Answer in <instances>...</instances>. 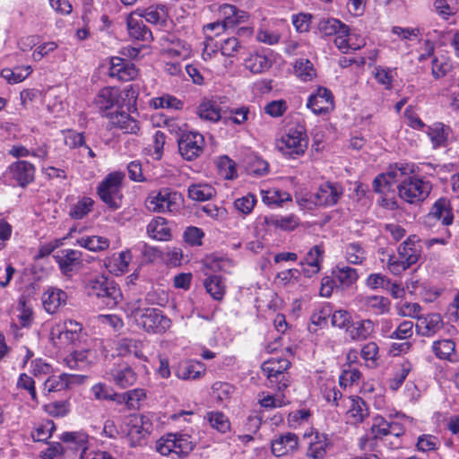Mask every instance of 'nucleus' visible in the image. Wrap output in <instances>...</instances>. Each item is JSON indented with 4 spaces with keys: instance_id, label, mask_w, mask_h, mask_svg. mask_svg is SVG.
Here are the masks:
<instances>
[{
    "instance_id": "40",
    "label": "nucleus",
    "mask_w": 459,
    "mask_h": 459,
    "mask_svg": "<svg viewBox=\"0 0 459 459\" xmlns=\"http://www.w3.org/2000/svg\"><path fill=\"white\" fill-rule=\"evenodd\" d=\"M147 233L150 238L160 241L168 240L171 236L166 220L162 217H156L151 221L147 226Z\"/></svg>"
},
{
    "instance_id": "48",
    "label": "nucleus",
    "mask_w": 459,
    "mask_h": 459,
    "mask_svg": "<svg viewBox=\"0 0 459 459\" xmlns=\"http://www.w3.org/2000/svg\"><path fill=\"white\" fill-rule=\"evenodd\" d=\"M246 169L248 174L263 177L269 172V164L257 155H249L246 160Z\"/></svg>"
},
{
    "instance_id": "1",
    "label": "nucleus",
    "mask_w": 459,
    "mask_h": 459,
    "mask_svg": "<svg viewBox=\"0 0 459 459\" xmlns=\"http://www.w3.org/2000/svg\"><path fill=\"white\" fill-rule=\"evenodd\" d=\"M415 172L413 163L397 162L389 166L385 173L378 175L373 181L375 192L386 194L393 184L397 186L399 197L411 204H420L428 198L432 184L422 178L412 175Z\"/></svg>"
},
{
    "instance_id": "41",
    "label": "nucleus",
    "mask_w": 459,
    "mask_h": 459,
    "mask_svg": "<svg viewBox=\"0 0 459 459\" xmlns=\"http://www.w3.org/2000/svg\"><path fill=\"white\" fill-rule=\"evenodd\" d=\"M317 29L322 36H333L338 33H346L349 28L346 24L334 18H323L317 25Z\"/></svg>"
},
{
    "instance_id": "2",
    "label": "nucleus",
    "mask_w": 459,
    "mask_h": 459,
    "mask_svg": "<svg viewBox=\"0 0 459 459\" xmlns=\"http://www.w3.org/2000/svg\"><path fill=\"white\" fill-rule=\"evenodd\" d=\"M397 254V256L387 254L386 266L394 275H400L420 260L422 255L420 238L417 235L409 236L398 246Z\"/></svg>"
},
{
    "instance_id": "49",
    "label": "nucleus",
    "mask_w": 459,
    "mask_h": 459,
    "mask_svg": "<svg viewBox=\"0 0 459 459\" xmlns=\"http://www.w3.org/2000/svg\"><path fill=\"white\" fill-rule=\"evenodd\" d=\"M215 189L208 184L192 185L188 187V196L195 201L204 202L215 195Z\"/></svg>"
},
{
    "instance_id": "64",
    "label": "nucleus",
    "mask_w": 459,
    "mask_h": 459,
    "mask_svg": "<svg viewBox=\"0 0 459 459\" xmlns=\"http://www.w3.org/2000/svg\"><path fill=\"white\" fill-rule=\"evenodd\" d=\"M361 377V372L352 365H348L347 368H343L340 377L339 384L341 386L347 387L358 383Z\"/></svg>"
},
{
    "instance_id": "39",
    "label": "nucleus",
    "mask_w": 459,
    "mask_h": 459,
    "mask_svg": "<svg viewBox=\"0 0 459 459\" xmlns=\"http://www.w3.org/2000/svg\"><path fill=\"white\" fill-rule=\"evenodd\" d=\"M244 65L253 74H261L272 66V61L264 54L255 52L245 59Z\"/></svg>"
},
{
    "instance_id": "8",
    "label": "nucleus",
    "mask_w": 459,
    "mask_h": 459,
    "mask_svg": "<svg viewBox=\"0 0 459 459\" xmlns=\"http://www.w3.org/2000/svg\"><path fill=\"white\" fill-rule=\"evenodd\" d=\"M290 367V362L285 358H271L262 364L261 369L268 379L269 386L282 391L290 385L287 372Z\"/></svg>"
},
{
    "instance_id": "7",
    "label": "nucleus",
    "mask_w": 459,
    "mask_h": 459,
    "mask_svg": "<svg viewBox=\"0 0 459 459\" xmlns=\"http://www.w3.org/2000/svg\"><path fill=\"white\" fill-rule=\"evenodd\" d=\"M124 178V173L111 172L97 186V194L100 200L111 210H117L122 205V182Z\"/></svg>"
},
{
    "instance_id": "14",
    "label": "nucleus",
    "mask_w": 459,
    "mask_h": 459,
    "mask_svg": "<svg viewBox=\"0 0 459 459\" xmlns=\"http://www.w3.org/2000/svg\"><path fill=\"white\" fill-rule=\"evenodd\" d=\"M105 377L119 388L130 387L137 381V374L134 369L124 361L115 363L111 368H108Z\"/></svg>"
},
{
    "instance_id": "18",
    "label": "nucleus",
    "mask_w": 459,
    "mask_h": 459,
    "mask_svg": "<svg viewBox=\"0 0 459 459\" xmlns=\"http://www.w3.org/2000/svg\"><path fill=\"white\" fill-rule=\"evenodd\" d=\"M108 118L107 128L121 130L125 134H136L140 130L139 122L125 111L108 112Z\"/></svg>"
},
{
    "instance_id": "47",
    "label": "nucleus",
    "mask_w": 459,
    "mask_h": 459,
    "mask_svg": "<svg viewBox=\"0 0 459 459\" xmlns=\"http://www.w3.org/2000/svg\"><path fill=\"white\" fill-rule=\"evenodd\" d=\"M77 243L80 247L93 252L102 251L109 247V240L100 236H83L77 239Z\"/></svg>"
},
{
    "instance_id": "4",
    "label": "nucleus",
    "mask_w": 459,
    "mask_h": 459,
    "mask_svg": "<svg viewBox=\"0 0 459 459\" xmlns=\"http://www.w3.org/2000/svg\"><path fill=\"white\" fill-rule=\"evenodd\" d=\"M87 291L89 296L97 298L107 308L115 307L122 299L117 284L103 275L90 280L87 283Z\"/></svg>"
},
{
    "instance_id": "23",
    "label": "nucleus",
    "mask_w": 459,
    "mask_h": 459,
    "mask_svg": "<svg viewBox=\"0 0 459 459\" xmlns=\"http://www.w3.org/2000/svg\"><path fill=\"white\" fill-rule=\"evenodd\" d=\"M139 13V12H133L126 17L128 36L134 40L151 42L153 39L152 33Z\"/></svg>"
},
{
    "instance_id": "12",
    "label": "nucleus",
    "mask_w": 459,
    "mask_h": 459,
    "mask_svg": "<svg viewBox=\"0 0 459 459\" xmlns=\"http://www.w3.org/2000/svg\"><path fill=\"white\" fill-rule=\"evenodd\" d=\"M127 427V438L132 446H136L152 432V422L147 414H133L128 419Z\"/></svg>"
},
{
    "instance_id": "25",
    "label": "nucleus",
    "mask_w": 459,
    "mask_h": 459,
    "mask_svg": "<svg viewBox=\"0 0 459 459\" xmlns=\"http://www.w3.org/2000/svg\"><path fill=\"white\" fill-rule=\"evenodd\" d=\"M307 107L315 114H325L333 108V96L328 89L318 87L316 91L308 97Z\"/></svg>"
},
{
    "instance_id": "24",
    "label": "nucleus",
    "mask_w": 459,
    "mask_h": 459,
    "mask_svg": "<svg viewBox=\"0 0 459 459\" xmlns=\"http://www.w3.org/2000/svg\"><path fill=\"white\" fill-rule=\"evenodd\" d=\"M304 438L307 440L308 445L307 456L311 459H324L330 446L327 436L318 431H311L310 433L306 432Z\"/></svg>"
},
{
    "instance_id": "44",
    "label": "nucleus",
    "mask_w": 459,
    "mask_h": 459,
    "mask_svg": "<svg viewBox=\"0 0 459 459\" xmlns=\"http://www.w3.org/2000/svg\"><path fill=\"white\" fill-rule=\"evenodd\" d=\"M74 376L69 374H60L58 376H50L44 383L43 390L47 393L59 392L69 388Z\"/></svg>"
},
{
    "instance_id": "6",
    "label": "nucleus",
    "mask_w": 459,
    "mask_h": 459,
    "mask_svg": "<svg viewBox=\"0 0 459 459\" xmlns=\"http://www.w3.org/2000/svg\"><path fill=\"white\" fill-rule=\"evenodd\" d=\"M357 270L343 264H338L332 270L331 276H325L321 280L320 295L328 298L333 290H347L358 280Z\"/></svg>"
},
{
    "instance_id": "50",
    "label": "nucleus",
    "mask_w": 459,
    "mask_h": 459,
    "mask_svg": "<svg viewBox=\"0 0 459 459\" xmlns=\"http://www.w3.org/2000/svg\"><path fill=\"white\" fill-rule=\"evenodd\" d=\"M345 258L350 264H360L367 257V253L359 242H351L345 246Z\"/></svg>"
},
{
    "instance_id": "58",
    "label": "nucleus",
    "mask_w": 459,
    "mask_h": 459,
    "mask_svg": "<svg viewBox=\"0 0 459 459\" xmlns=\"http://www.w3.org/2000/svg\"><path fill=\"white\" fill-rule=\"evenodd\" d=\"M440 446L438 437L430 434H422L418 437L416 449L419 452L428 453L437 451Z\"/></svg>"
},
{
    "instance_id": "19",
    "label": "nucleus",
    "mask_w": 459,
    "mask_h": 459,
    "mask_svg": "<svg viewBox=\"0 0 459 459\" xmlns=\"http://www.w3.org/2000/svg\"><path fill=\"white\" fill-rule=\"evenodd\" d=\"M108 74L119 81L128 82L137 77L138 69L127 59L112 56L109 62Z\"/></svg>"
},
{
    "instance_id": "32",
    "label": "nucleus",
    "mask_w": 459,
    "mask_h": 459,
    "mask_svg": "<svg viewBox=\"0 0 459 459\" xmlns=\"http://www.w3.org/2000/svg\"><path fill=\"white\" fill-rule=\"evenodd\" d=\"M375 331V324L370 319H362L351 323L347 327V334L355 342L368 339Z\"/></svg>"
},
{
    "instance_id": "20",
    "label": "nucleus",
    "mask_w": 459,
    "mask_h": 459,
    "mask_svg": "<svg viewBox=\"0 0 459 459\" xmlns=\"http://www.w3.org/2000/svg\"><path fill=\"white\" fill-rule=\"evenodd\" d=\"M436 221H440L444 226L453 223L454 214L450 203L446 198L437 200L425 218V223L429 226L433 225Z\"/></svg>"
},
{
    "instance_id": "53",
    "label": "nucleus",
    "mask_w": 459,
    "mask_h": 459,
    "mask_svg": "<svg viewBox=\"0 0 459 459\" xmlns=\"http://www.w3.org/2000/svg\"><path fill=\"white\" fill-rule=\"evenodd\" d=\"M205 419L210 426L220 433H226L230 429L229 418L221 411H210L206 414Z\"/></svg>"
},
{
    "instance_id": "35",
    "label": "nucleus",
    "mask_w": 459,
    "mask_h": 459,
    "mask_svg": "<svg viewBox=\"0 0 459 459\" xmlns=\"http://www.w3.org/2000/svg\"><path fill=\"white\" fill-rule=\"evenodd\" d=\"M204 373V366L201 362L186 360L181 362L175 374L183 380L197 379Z\"/></svg>"
},
{
    "instance_id": "30",
    "label": "nucleus",
    "mask_w": 459,
    "mask_h": 459,
    "mask_svg": "<svg viewBox=\"0 0 459 459\" xmlns=\"http://www.w3.org/2000/svg\"><path fill=\"white\" fill-rule=\"evenodd\" d=\"M41 299L45 310L49 314H54L66 304L67 295L61 289L49 287L42 294Z\"/></svg>"
},
{
    "instance_id": "37",
    "label": "nucleus",
    "mask_w": 459,
    "mask_h": 459,
    "mask_svg": "<svg viewBox=\"0 0 459 459\" xmlns=\"http://www.w3.org/2000/svg\"><path fill=\"white\" fill-rule=\"evenodd\" d=\"M134 12H139V16L147 22L158 24L166 21L168 16V8L164 4L150 5L147 8H137Z\"/></svg>"
},
{
    "instance_id": "13",
    "label": "nucleus",
    "mask_w": 459,
    "mask_h": 459,
    "mask_svg": "<svg viewBox=\"0 0 459 459\" xmlns=\"http://www.w3.org/2000/svg\"><path fill=\"white\" fill-rule=\"evenodd\" d=\"M342 195L343 188L340 184L327 181L321 184L306 201L317 206L329 207L336 204Z\"/></svg>"
},
{
    "instance_id": "46",
    "label": "nucleus",
    "mask_w": 459,
    "mask_h": 459,
    "mask_svg": "<svg viewBox=\"0 0 459 459\" xmlns=\"http://www.w3.org/2000/svg\"><path fill=\"white\" fill-rule=\"evenodd\" d=\"M294 74L302 82H311L316 76L313 64L306 58H300L295 62Z\"/></svg>"
},
{
    "instance_id": "33",
    "label": "nucleus",
    "mask_w": 459,
    "mask_h": 459,
    "mask_svg": "<svg viewBox=\"0 0 459 459\" xmlns=\"http://www.w3.org/2000/svg\"><path fill=\"white\" fill-rule=\"evenodd\" d=\"M350 407L347 411V420L353 425L361 423L368 416V408L366 402L359 397L350 398Z\"/></svg>"
},
{
    "instance_id": "61",
    "label": "nucleus",
    "mask_w": 459,
    "mask_h": 459,
    "mask_svg": "<svg viewBox=\"0 0 459 459\" xmlns=\"http://www.w3.org/2000/svg\"><path fill=\"white\" fill-rule=\"evenodd\" d=\"M374 77L377 83L381 84L385 90L390 91L393 88L394 71L388 67L376 66Z\"/></svg>"
},
{
    "instance_id": "42",
    "label": "nucleus",
    "mask_w": 459,
    "mask_h": 459,
    "mask_svg": "<svg viewBox=\"0 0 459 459\" xmlns=\"http://www.w3.org/2000/svg\"><path fill=\"white\" fill-rule=\"evenodd\" d=\"M261 197L262 201L269 206H281L283 203L291 201V196L288 192L275 187L262 189Z\"/></svg>"
},
{
    "instance_id": "22",
    "label": "nucleus",
    "mask_w": 459,
    "mask_h": 459,
    "mask_svg": "<svg viewBox=\"0 0 459 459\" xmlns=\"http://www.w3.org/2000/svg\"><path fill=\"white\" fill-rule=\"evenodd\" d=\"M371 434L374 438H383V437H402L405 434V428L398 421L389 422L385 418L377 416L374 419Z\"/></svg>"
},
{
    "instance_id": "11",
    "label": "nucleus",
    "mask_w": 459,
    "mask_h": 459,
    "mask_svg": "<svg viewBox=\"0 0 459 459\" xmlns=\"http://www.w3.org/2000/svg\"><path fill=\"white\" fill-rule=\"evenodd\" d=\"M82 329L81 324L76 321H65L51 329L50 340L58 348L67 346L79 339Z\"/></svg>"
},
{
    "instance_id": "38",
    "label": "nucleus",
    "mask_w": 459,
    "mask_h": 459,
    "mask_svg": "<svg viewBox=\"0 0 459 459\" xmlns=\"http://www.w3.org/2000/svg\"><path fill=\"white\" fill-rule=\"evenodd\" d=\"M220 16L223 26L231 29L245 21L246 13L238 10L234 5L222 4L220 6Z\"/></svg>"
},
{
    "instance_id": "57",
    "label": "nucleus",
    "mask_w": 459,
    "mask_h": 459,
    "mask_svg": "<svg viewBox=\"0 0 459 459\" xmlns=\"http://www.w3.org/2000/svg\"><path fill=\"white\" fill-rule=\"evenodd\" d=\"M412 366L409 361L402 363L394 372V376L389 379L390 389L393 391L398 390L403 384Z\"/></svg>"
},
{
    "instance_id": "52",
    "label": "nucleus",
    "mask_w": 459,
    "mask_h": 459,
    "mask_svg": "<svg viewBox=\"0 0 459 459\" xmlns=\"http://www.w3.org/2000/svg\"><path fill=\"white\" fill-rule=\"evenodd\" d=\"M353 37H355V34H349V31L346 33H338L335 36L334 44L343 53H347L349 49L356 50L365 46V39H359V43L354 44Z\"/></svg>"
},
{
    "instance_id": "51",
    "label": "nucleus",
    "mask_w": 459,
    "mask_h": 459,
    "mask_svg": "<svg viewBox=\"0 0 459 459\" xmlns=\"http://www.w3.org/2000/svg\"><path fill=\"white\" fill-rule=\"evenodd\" d=\"M93 204L91 197L84 196L71 206L69 215L74 220H82L92 210Z\"/></svg>"
},
{
    "instance_id": "63",
    "label": "nucleus",
    "mask_w": 459,
    "mask_h": 459,
    "mask_svg": "<svg viewBox=\"0 0 459 459\" xmlns=\"http://www.w3.org/2000/svg\"><path fill=\"white\" fill-rule=\"evenodd\" d=\"M218 169L221 175L226 179L231 180L238 177L235 161L227 156L220 158L218 161Z\"/></svg>"
},
{
    "instance_id": "56",
    "label": "nucleus",
    "mask_w": 459,
    "mask_h": 459,
    "mask_svg": "<svg viewBox=\"0 0 459 459\" xmlns=\"http://www.w3.org/2000/svg\"><path fill=\"white\" fill-rule=\"evenodd\" d=\"M268 222L282 230L291 231L299 225V219L294 214H289L271 217Z\"/></svg>"
},
{
    "instance_id": "36",
    "label": "nucleus",
    "mask_w": 459,
    "mask_h": 459,
    "mask_svg": "<svg viewBox=\"0 0 459 459\" xmlns=\"http://www.w3.org/2000/svg\"><path fill=\"white\" fill-rule=\"evenodd\" d=\"M60 438L68 448L80 451V454L88 451L89 436L85 432H64Z\"/></svg>"
},
{
    "instance_id": "26",
    "label": "nucleus",
    "mask_w": 459,
    "mask_h": 459,
    "mask_svg": "<svg viewBox=\"0 0 459 459\" xmlns=\"http://www.w3.org/2000/svg\"><path fill=\"white\" fill-rule=\"evenodd\" d=\"M271 449L278 457L293 454L299 449V437L291 432L281 434L271 441Z\"/></svg>"
},
{
    "instance_id": "31",
    "label": "nucleus",
    "mask_w": 459,
    "mask_h": 459,
    "mask_svg": "<svg viewBox=\"0 0 459 459\" xmlns=\"http://www.w3.org/2000/svg\"><path fill=\"white\" fill-rule=\"evenodd\" d=\"M144 343L141 340L134 338H122L117 343V354L126 357L133 354L135 358L148 361L147 356L143 353Z\"/></svg>"
},
{
    "instance_id": "3",
    "label": "nucleus",
    "mask_w": 459,
    "mask_h": 459,
    "mask_svg": "<svg viewBox=\"0 0 459 459\" xmlns=\"http://www.w3.org/2000/svg\"><path fill=\"white\" fill-rule=\"evenodd\" d=\"M140 300L132 306L131 316L137 325L149 333H163L171 326L170 319L161 310L154 307H140Z\"/></svg>"
},
{
    "instance_id": "10",
    "label": "nucleus",
    "mask_w": 459,
    "mask_h": 459,
    "mask_svg": "<svg viewBox=\"0 0 459 459\" xmlns=\"http://www.w3.org/2000/svg\"><path fill=\"white\" fill-rule=\"evenodd\" d=\"M35 166L27 160H18L10 164L3 174L5 183L26 187L35 178Z\"/></svg>"
},
{
    "instance_id": "54",
    "label": "nucleus",
    "mask_w": 459,
    "mask_h": 459,
    "mask_svg": "<svg viewBox=\"0 0 459 459\" xmlns=\"http://www.w3.org/2000/svg\"><path fill=\"white\" fill-rule=\"evenodd\" d=\"M151 105L154 108H169L174 110H180L183 108L184 102L175 96L169 94H163L160 97L153 98L151 100Z\"/></svg>"
},
{
    "instance_id": "16",
    "label": "nucleus",
    "mask_w": 459,
    "mask_h": 459,
    "mask_svg": "<svg viewBox=\"0 0 459 459\" xmlns=\"http://www.w3.org/2000/svg\"><path fill=\"white\" fill-rule=\"evenodd\" d=\"M355 304L361 311L380 316L389 311L391 302L384 296L359 295L355 299Z\"/></svg>"
},
{
    "instance_id": "43",
    "label": "nucleus",
    "mask_w": 459,
    "mask_h": 459,
    "mask_svg": "<svg viewBox=\"0 0 459 459\" xmlns=\"http://www.w3.org/2000/svg\"><path fill=\"white\" fill-rule=\"evenodd\" d=\"M206 291L215 300H221L226 292L224 279L220 275H211L204 281Z\"/></svg>"
},
{
    "instance_id": "5",
    "label": "nucleus",
    "mask_w": 459,
    "mask_h": 459,
    "mask_svg": "<svg viewBox=\"0 0 459 459\" xmlns=\"http://www.w3.org/2000/svg\"><path fill=\"white\" fill-rule=\"evenodd\" d=\"M276 144L277 149L286 157L296 159L302 156L308 145V137L304 126L295 125L288 127Z\"/></svg>"
},
{
    "instance_id": "28",
    "label": "nucleus",
    "mask_w": 459,
    "mask_h": 459,
    "mask_svg": "<svg viewBox=\"0 0 459 459\" xmlns=\"http://www.w3.org/2000/svg\"><path fill=\"white\" fill-rule=\"evenodd\" d=\"M452 132L450 126L442 122H435L428 126L425 130L434 149L446 147Z\"/></svg>"
},
{
    "instance_id": "21",
    "label": "nucleus",
    "mask_w": 459,
    "mask_h": 459,
    "mask_svg": "<svg viewBox=\"0 0 459 459\" xmlns=\"http://www.w3.org/2000/svg\"><path fill=\"white\" fill-rule=\"evenodd\" d=\"M55 261L59 266L61 273L69 276L75 270L80 268L82 263V253L75 249H63L54 255Z\"/></svg>"
},
{
    "instance_id": "9",
    "label": "nucleus",
    "mask_w": 459,
    "mask_h": 459,
    "mask_svg": "<svg viewBox=\"0 0 459 459\" xmlns=\"http://www.w3.org/2000/svg\"><path fill=\"white\" fill-rule=\"evenodd\" d=\"M182 202V196L169 188H161L156 195H150L146 202V208L152 212H172L178 210Z\"/></svg>"
},
{
    "instance_id": "60",
    "label": "nucleus",
    "mask_w": 459,
    "mask_h": 459,
    "mask_svg": "<svg viewBox=\"0 0 459 459\" xmlns=\"http://www.w3.org/2000/svg\"><path fill=\"white\" fill-rule=\"evenodd\" d=\"M325 249L321 245L313 246L306 254L300 265H322L324 261Z\"/></svg>"
},
{
    "instance_id": "29",
    "label": "nucleus",
    "mask_w": 459,
    "mask_h": 459,
    "mask_svg": "<svg viewBox=\"0 0 459 459\" xmlns=\"http://www.w3.org/2000/svg\"><path fill=\"white\" fill-rule=\"evenodd\" d=\"M443 325L442 316L437 313H431L419 317L415 328L417 334L431 337L442 329Z\"/></svg>"
},
{
    "instance_id": "62",
    "label": "nucleus",
    "mask_w": 459,
    "mask_h": 459,
    "mask_svg": "<svg viewBox=\"0 0 459 459\" xmlns=\"http://www.w3.org/2000/svg\"><path fill=\"white\" fill-rule=\"evenodd\" d=\"M413 326L414 325L411 321L404 320L389 333L388 338L407 341L413 335Z\"/></svg>"
},
{
    "instance_id": "59",
    "label": "nucleus",
    "mask_w": 459,
    "mask_h": 459,
    "mask_svg": "<svg viewBox=\"0 0 459 459\" xmlns=\"http://www.w3.org/2000/svg\"><path fill=\"white\" fill-rule=\"evenodd\" d=\"M176 437V455L182 456L188 455L195 447V441L187 434L174 433Z\"/></svg>"
},
{
    "instance_id": "45",
    "label": "nucleus",
    "mask_w": 459,
    "mask_h": 459,
    "mask_svg": "<svg viewBox=\"0 0 459 459\" xmlns=\"http://www.w3.org/2000/svg\"><path fill=\"white\" fill-rule=\"evenodd\" d=\"M432 351L440 359L454 361L455 343L449 339L436 341L432 344Z\"/></svg>"
},
{
    "instance_id": "15",
    "label": "nucleus",
    "mask_w": 459,
    "mask_h": 459,
    "mask_svg": "<svg viewBox=\"0 0 459 459\" xmlns=\"http://www.w3.org/2000/svg\"><path fill=\"white\" fill-rule=\"evenodd\" d=\"M204 137L197 132L184 134L178 141V150L181 156L186 160H193L199 157L204 151Z\"/></svg>"
},
{
    "instance_id": "55",
    "label": "nucleus",
    "mask_w": 459,
    "mask_h": 459,
    "mask_svg": "<svg viewBox=\"0 0 459 459\" xmlns=\"http://www.w3.org/2000/svg\"><path fill=\"white\" fill-rule=\"evenodd\" d=\"M32 72L30 65L16 67L14 70L4 69L1 72V76L4 78L9 83H18L24 81Z\"/></svg>"
},
{
    "instance_id": "17",
    "label": "nucleus",
    "mask_w": 459,
    "mask_h": 459,
    "mask_svg": "<svg viewBox=\"0 0 459 459\" xmlns=\"http://www.w3.org/2000/svg\"><path fill=\"white\" fill-rule=\"evenodd\" d=\"M94 103L100 111L106 112L113 108H123L125 99L123 98L119 88L104 87L96 95Z\"/></svg>"
},
{
    "instance_id": "34",
    "label": "nucleus",
    "mask_w": 459,
    "mask_h": 459,
    "mask_svg": "<svg viewBox=\"0 0 459 459\" xmlns=\"http://www.w3.org/2000/svg\"><path fill=\"white\" fill-rule=\"evenodd\" d=\"M198 117L205 121L216 123L221 118V108L220 105L209 99H204L197 107Z\"/></svg>"
},
{
    "instance_id": "27",
    "label": "nucleus",
    "mask_w": 459,
    "mask_h": 459,
    "mask_svg": "<svg viewBox=\"0 0 459 459\" xmlns=\"http://www.w3.org/2000/svg\"><path fill=\"white\" fill-rule=\"evenodd\" d=\"M162 40L163 51L169 57L185 60L191 56L190 46L175 35H167Z\"/></svg>"
}]
</instances>
